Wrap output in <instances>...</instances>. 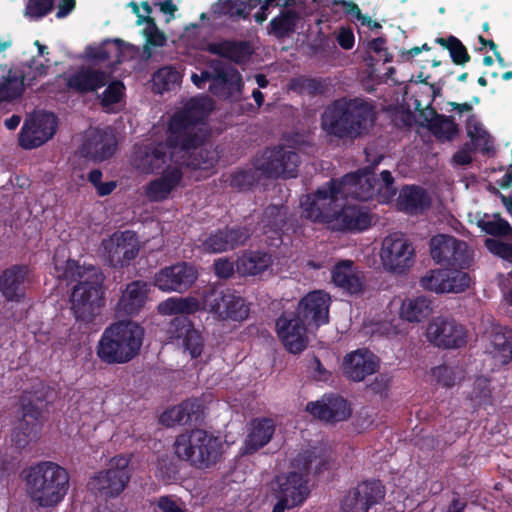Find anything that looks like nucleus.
Wrapping results in <instances>:
<instances>
[{
  "instance_id": "9d476101",
  "label": "nucleus",
  "mask_w": 512,
  "mask_h": 512,
  "mask_svg": "<svg viewBox=\"0 0 512 512\" xmlns=\"http://www.w3.org/2000/svg\"><path fill=\"white\" fill-rule=\"evenodd\" d=\"M191 80L198 88L204 87L205 82H210L209 90L221 98L238 96L243 87L240 73L221 60H212L200 75L192 74Z\"/></svg>"
},
{
  "instance_id": "69168bd1",
  "label": "nucleus",
  "mask_w": 512,
  "mask_h": 512,
  "mask_svg": "<svg viewBox=\"0 0 512 512\" xmlns=\"http://www.w3.org/2000/svg\"><path fill=\"white\" fill-rule=\"evenodd\" d=\"M119 44V40L107 42L104 45L96 48L95 53L91 54V56L99 60H109L112 57H115L116 61L119 62Z\"/></svg>"
},
{
  "instance_id": "6e6d98bb",
  "label": "nucleus",
  "mask_w": 512,
  "mask_h": 512,
  "mask_svg": "<svg viewBox=\"0 0 512 512\" xmlns=\"http://www.w3.org/2000/svg\"><path fill=\"white\" fill-rule=\"evenodd\" d=\"M143 23L145 26L143 28V34L146 38L148 44L153 46H163L166 38L165 35L158 30L154 21L150 18H139L138 24Z\"/></svg>"
},
{
  "instance_id": "338daca9",
  "label": "nucleus",
  "mask_w": 512,
  "mask_h": 512,
  "mask_svg": "<svg viewBox=\"0 0 512 512\" xmlns=\"http://www.w3.org/2000/svg\"><path fill=\"white\" fill-rule=\"evenodd\" d=\"M336 4L341 5L347 14H349L353 19L359 21L362 25L370 26L372 24L370 17L363 15L358 5L354 2L339 0Z\"/></svg>"
},
{
  "instance_id": "bf43d9fd",
  "label": "nucleus",
  "mask_w": 512,
  "mask_h": 512,
  "mask_svg": "<svg viewBox=\"0 0 512 512\" xmlns=\"http://www.w3.org/2000/svg\"><path fill=\"white\" fill-rule=\"evenodd\" d=\"M480 224L482 229L491 235L506 236L512 233L511 225L498 216H494L491 220H482Z\"/></svg>"
},
{
  "instance_id": "4be33fe9",
  "label": "nucleus",
  "mask_w": 512,
  "mask_h": 512,
  "mask_svg": "<svg viewBox=\"0 0 512 512\" xmlns=\"http://www.w3.org/2000/svg\"><path fill=\"white\" fill-rule=\"evenodd\" d=\"M330 296L323 291L308 293L298 304L295 314L311 326L319 327L328 323Z\"/></svg>"
},
{
  "instance_id": "c756f323",
  "label": "nucleus",
  "mask_w": 512,
  "mask_h": 512,
  "mask_svg": "<svg viewBox=\"0 0 512 512\" xmlns=\"http://www.w3.org/2000/svg\"><path fill=\"white\" fill-rule=\"evenodd\" d=\"M337 208L333 214L329 227L334 230H364L369 227L371 217L369 213L361 207L344 205Z\"/></svg>"
},
{
  "instance_id": "9b49d317",
  "label": "nucleus",
  "mask_w": 512,
  "mask_h": 512,
  "mask_svg": "<svg viewBox=\"0 0 512 512\" xmlns=\"http://www.w3.org/2000/svg\"><path fill=\"white\" fill-rule=\"evenodd\" d=\"M342 201L334 180L301 200L302 216L312 222L329 226Z\"/></svg>"
},
{
  "instance_id": "ea45409f",
  "label": "nucleus",
  "mask_w": 512,
  "mask_h": 512,
  "mask_svg": "<svg viewBox=\"0 0 512 512\" xmlns=\"http://www.w3.org/2000/svg\"><path fill=\"white\" fill-rule=\"evenodd\" d=\"M208 51L228 58L238 64L245 63L252 54L251 46L246 42H219L208 45Z\"/></svg>"
},
{
  "instance_id": "f704fd0d",
  "label": "nucleus",
  "mask_w": 512,
  "mask_h": 512,
  "mask_svg": "<svg viewBox=\"0 0 512 512\" xmlns=\"http://www.w3.org/2000/svg\"><path fill=\"white\" fill-rule=\"evenodd\" d=\"M28 270L25 266H13L0 276V291L8 300H19L25 291Z\"/></svg>"
},
{
  "instance_id": "c85d7f7f",
  "label": "nucleus",
  "mask_w": 512,
  "mask_h": 512,
  "mask_svg": "<svg viewBox=\"0 0 512 512\" xmlns=\"http://www.w3.org/2000/svg\"><path fill=\"white\" fill-rule=\"evenodd\" d=\"M171 339L188 351L191 357H198L203 349V339L186 317H177L172 322Z\"/></svg>"
},
{
  "instance_id": "4c0bfd02",
  "label": "nucleus",
  "mask_w": 512,
  "mask_h": 512,
  "mask_svg": "<svg viewBox=\"0 0 512 512\" xmlns=\"http://www.w3.org/2000/svg\"><path fill=\"white\" fill-rule=\"evenodd\" d=\"M433 312L432 301L425 296H416L403 300L400 317L411 323H419Z\"/></svg>"
},
{
  "instance_id": "2f4dec72",
  "label": "nucleus",
  "mask_w": 512,
  "mask_h": 512,
  "mask_svg": "<svg viewBox=\"0 0 512 512\" xmlns=\"http://www.w3.org/2000/svg\"><path fill=\"white\" fill-rule=\"evenodd\" d=\"M108 81V73L95 67H82L68 76L67 85L77 92L89 93L105 87Z\"/></svg>"
},
{
  "instance_id": "4d7b16f0",
  "label": "nucleus",
  "mask_w": 512,
  "mask_h": 512,
  "mask_svg": "<svg viewBox=\"0 0 512 512\" xmlns=\"http://www.w3.org/2000/svg\"><path fill=\"white\" fill-rule=\"evenodd\" d=\"M143 23L145 26L143 28V34L146 38L148 44L153 46H163L166 38L165 35L158 30L154 21L150 18H139L138 24Z\"/></svg>"
},
{
  "instance_id": "c03bdc74",
  "label": "nucleus",
  "mask_w": 512,
  "mask_h": 512,
  "mask_svg": "<svg viewBox=\"0 0 512 512\" xmlns=\"http://www.w3.org/2000/svg\"><path fill=\"white\" fill-rule=\"evenodd\" d=\"M24 83L21 73L9 69L0 79V102L12 100L21 95Z\"/></svg>"
},
{
  "instance_id": "f3484780",
  "label": "nucleus",
  "mask_w": 512,
  "mask_h": 512,
  "mask_svg": "<svg viewBox=\"0 0 512 512\" xmlns=\"http://www.w3.org/2000/svg\"><path fill=\"white\" fill-rule=\"evenodd\" d=\"M414 248L401 234H391L384 238L380 251L383 266L396 273H402L413 263Z\"/></svg>"
},
{
  "instance_id": "a18cd8bd",
  "label": "nucleus",
  "mask_w": 512,
  "mask_h": 512,
  "mask_svg": "<svg viewBox=\"0 0 512 512\" xmlns=\"http://www.w3.org/2000/svg\"><path fill=\"white\" fill-rule=\"evenodd\" d=\"M51 394L50 388L42 382L36 383L32 389L26 390L21 397V406L30 403L32 409L43 413L48 398Z\"/></svg>"
},
{
  "instance_id": "603ef678",
  "label": "nucleus",
  "mask_w": 512,
  "mask_h": 512,
  "mask_svg": "<svg viewBox=\"0 0 512 512\" xmlns=\"http://www.w3.org/2000/svg\"><path fill=\"white\" fill-rule=\"evenodd\" d=\"M106 89L103 91V93L100 96L101 104L102 106L107 109L111 110L114 104H117L122 96L124 91V86L119 81H108L106 85Z\"/></svg>"
},
{
  "instance_id": "6e6552de",
  "label": "nucleus",
  "mask_w": 512,
  "mask_h": 512,
  "mask_svg": "<svg viewBox=\"0 0 512 512\" xmlns=\"http://www.w3.org/2000/svg\"><path fill=\"white\" fill-rule=\"evenodd\" d=\"M381 178L377 179L373 174L351 173L341 180H334L338 193L342 200L348 198L367 201L376 199L379 203L389 202L396 194L394 179L388 170H383Z\"/></svg>"
},
{
  "instance_id": "13d9d810",
  "label": "nucleus",
  "mask_w": 512,
  "mask_h": 512,
  "mask_svg": "<svg viewBox=\"0 0 512 512\" xmlns=\"http://www.w3.org/2000/svg\"><path fill=\"white\" fill-rule=\"evenodd\" d=\"M54 0H28L25 16L37 20L47 15L53 8Z\"/></svg>"
},
{
  "instance_id": "2eb2a0df",
  "label": "nucleus",
  "mask_w": 512,
  "mask_h": 512,
  "mask_svg": "<svg viewBox=\"0 0 512 512\" xmlns=\"http://www.w3.org/2000/svg\"><path fill=\"white\" fill-rule=\"evenodd\" d=\"M432 259L440 265L465 268L469 266L471 255L465 242L453 236L439 234L430 240Z\"/></svg>"
},
{
  "instance_id": "e433bc0d",
  "label": "nucleus",
  "mask_w": 512,
  "mask_h": 512,
  "mask_svg": "<svg viewBox=\"0 0 512 512\" xmlns=\"http://www.w3.org/2000/svg\"><path fill=\"white\" fill-rule=\"evenodd\" d=\"M148 290V285L141 281L128 284L119 300L118 311L127 315L138 313L146 303Z\"/></svg>"
},
{
  "instance_id": "a211bd4d",
  "label": "nucleus",
  "mask_w": 512,
  "mask_h": 512,
  "mask_svg": "<svg viewBox=\"0 0 512 512\" xmlns=\"http://www.w3.org/2000/svg\"><path fill=\"white\" fill-rule=\"evenodd\" d=\"M204 307L222 320L243 321L249 313L244 299L230 291L209 292L204 297Z\"/></svg>"
},
{
  "instance_id": "39448f33",
  "label": "nucleus",
  "mask_w": 512,
  "mask_h": 512,
  "mask_svg": "<svg viewBox=\"0 0 512 512\" xmlns=\"http://www.w3.org/2000/svg\"><path fill=\"white\" fill-rule=\"evenodd\" d=\"M68 488V473L54 462H41L27 472L26 491L32 503L38 507H55L63 500Z\"/></svg>"
},
{
  "instance_id": "5fc2aeb1",
  "label": "nucleus",
  "mask_w": 512,
  "mask_h": 512,
  "mask_svg": "<svg viewBox=\"0 0 512 512\" xmlns=\"http://www.w3.org/2000/svg\"><path fill=\"white\" fill-rule=\"evenodd\" d=\"M143 23L145 26L143 28V34L146 38L148 44L153 46H163L166 38L165 35L158 30L154 21L150 18H139L138 24Z\"/></svg>"
},
{
  "instance_id": "58836bf2",
  "label": "nucleus",
  "mask_w": 512,
  "mask_h": 512,
  "mask_svg": "<svg viewBox=\"0 0 512 512\" xmlns=\"http://www.w3.org/2000/svg\"><path fill=\"white\" fill-rule=\"evenodd\" d=\"M397 206L407 213H418L429 206V198L423 189L406 186L399 193Z\"/></svg>"
},
{
  "instance_id": "774afa93",
  "label": "nucleus",
  "mask_w": 512,
  "mask_h": 512,
  "mask_svg": "<svg viewBox=\"0 0 512 512\" xmlns=\"http://www.w3.org/2000/svg\"><path fill=\"white\" fill-rule=\"evenodd\" d=\"M255 181L254 175L249 171H237L230 177V185L238 189H245Z\"/></svg>"
},
{
  "instance_id": "b1692460",
  "label": "nucleus",
  "mask_w": 512,
  "mask_h": 512,
  "mask_svg": "<svg viewBox=\"0 0 512 512\" xmlns=\"http://www.w3.org/2000/svg\"><path fill=\"white\" fill-rule=\"evenodd\" d=\"M43 413L32 409L30 403L22 406L21 418L17 420L11 434L12 442L23 448L30 442L36 441L41 433Z\"/></svg>"
},
{
  "instance_id": "393cba45",
  "label": "nucleus",
  "mask_w": 512,
  "mask_h": 512,
  "mask_svg": "<svg viewBox=\"0 0 512 512\" xmlns=\"http://www.w3.org/2000/svg\"><path fill=\"white\" fill-rule=\"evenodd\" d=\"M115 147L116 139L111 129L93 128L87 131L81 152L94 161H103L113 155Z\"/></svg>"
},
{
  "instance_id": "f257e3e1",
  "label": "nucleus",
  "mask_w": 512,
  "mask_h": 512,
  "mask_svg": "<svg viewBox=\"0 0 512 512\" xmlns=\"http://www.w3.org/2000/svg\"><path fill=\"white\" fill-rule=\"evenodd\" d=\"M211 110V101L207 97L192 98L184 108L171 118L169 135L164 143L169 151H178L180 168L186 165L193 169H210L218 160V153L204 144L207 129L204 118Z\"/></svg>"
},
{
  "instance_id": "680f3d73",
  "label": "nucleus",
  "mask_w": 512,
  "mask_h": 512,
  "mask_svg": "<svg viewBox=\"0 0 512 512\" xmlns=\"http://www.w3.org/2000/svg\"><path fill=\"white\" fill-rule=\"evenodd\" d=\"M466 130L473 141L487 143L489 135L474 113L466 119Z\"/></svg>"
},
{
  "instance_id": "5701e85b",
  "label": "nucleus",
  "mask_w": 512,
  "mask_h": 512,
  "mask_svg": "<svg viewBox=\"0 0 512 512\" xmlns=\"http://www.w3.org/2000/svg\"><path fill=\"white\" fill-rule=\"evenodd\" d=\"M384 498L380 482H363L350 491L342 502L343 512H368V509Z\"/></svg>"
},
{
  "instance_id": "49530a36",
  "label": "nucleus",
  "mask_w": 512,
  "mask_h": 512,
  "mask_svg": "<svg viewBox=\"0 0 512 512\" xmlns=\"http://www.w3.org/2000/svg\"><path fill=\"white\" fill-rule=\"evenodd\" d=\"M445 273V269H434L426 272L419 280L421 288L436 294H447Z\"/></svg>"
},
{
  "instance_id": "0e129e2a",
  "label": "nucleus",
  "mask_w": 512,
  "mask_h": 512,
  "mask_svg": "<svg viewBox=\"0 0 512 512\" xmlns=\"http://www.w3.org/2000/svg\"><path fill=\"white\" fill-rule=\"evenodd\" d=\"M485 246L491 253L512 262V244L504 243L495 238H488L485 241Z\"/></svg>"
},
{
  "instance_id": "8fccbe9b",
  "label": "nucleus",
  "mask_w": 512,
  "mask_h": 512,
  "mask_svg": "<svg viewBox=\"0 0 512 512\" xmlns=\"http://www.w3.org/2000/svg\"><path fill=\"white\" fill-rule=\"evenodd\" d=\"M297 13L293 10L282 12L271 20L270 25L274 35L283 37L294 29Z\"/></svg>"
},
{
  "instance_id": "052dcab7",
  "label": "nucleus",
  "mask_w": 512,
  "mask_h": 512,
  "mask_svg": "<svg viewBox=\"0 0 512 512\" xmlns=\"http://www.w3.org/2000/svg\"><path fill=\"white\" fill-rule=\"evenodd\" d=\"M285 214L286 212L282 207L269 206L264 213L263 227H269L270 230L277 231L284 223Z\"/></svg>"
},
{
  "instance_id": "20e7f679",
  "label": "nucleus",
  "mask_w": 512,
  "mask_h": 512,
  "mask_svg": "<svg viewBox=\"0 0 512 512\" xmlns=\"http://www.w3.org/2000/svg\"><path fill=\"white\" fill-rule=\"evenodd\" d=\"M375 113L372 106L362 100H337L322 114V129L339 139H354L366 134L373 126Z\"/></svg>"
},
{
  "instance_id": "412c9836",
  "label": "nucleus",
  "mask_w": 512,
  "mask_h": 512,
  "mask_svg": "<svg viewBox=\"0 0 512 512\" xmlns=\"http://www.w3.org/2000/svg\"><path fill=\"white\" fill-rule=\"evenodd\" d=\"M302 318L295 313L281 315L276 322V331L284 347L291 353L302 352L308 343L307 330L309 329Z\"/></svg>"
},
{
  "instance_id": "de8ad7c7",
  "label": "nucleus",
  "mask_w": 512,
  "mask_h": 512,
  "mask_svg": "<svg viewBox=\"0 0 512 512\" xmlns=\"http://www.w3.org/2000/svg\"><path fill=\"white\" fill-rule=\"evenodd\" d=\"M181 80V74L173 67L166 66L159 69L153 76V85L158 93L170 90Z\"/></svg>"
},
{
  "instance_id": "aec40b11",
  "label": "nucleus",
  "mask_w": 512,
  "mask_h": 512,
  "mask_svg": "<svg viewBox=\"0 0 512 512\" xmlns=\"http://www.w3.org/2000/svg\"><path fill=\"white\" fill-rule=\"evenodd\" d=\"M197 277L195 267L180 262L158 271L154 276V285L163 292L182 293L192 286Z\"/></svg>"
},
{
  "instance_id": "a19ab883",
  "label": "nucleus",
  "mask_w": 512,
  "mask_h": 512,
  "mask_svg": "<svg viewBox=\"0 0 512 512\" xmlns=\"http://www.w3.org/2000/svg\"><path fill=\"white\" fill-rule=\"evenodd\" d=\"M271 263V257L266 253L247 252L237 260L236 269L243 276H253L264 272Z\"/></svg>"
},
{
  "instance_id": "bb28decb",
  "label": "nucleus",
  "mask_w": 512,
  "mask_h": 512,
  "mask_svg": "<svg viewBox=\"0 0 512 512\" xmlns=\"http://www.w3.org/2000/svg\"><path fill=\"white\" fill-rule=\"evenodd\" d=\"M250 233L245 227H233L211 233L203 242L202 247L210 253H221L243 245Z\"/></svg>"
},
{
  "instance_id": "4468645a",
  "label": "nucleus",
  "mask_w": 512,
  "mask_h": 512,
  "mask_svg": "<svg viewBox=\"0 0 512 512\" xmlns=\"http://www.w3.org/2000/svg\"><path fill=\"white\" fill-rule=\"evenodd\" d=\"M102 256L113 267L128 265L138 255L140 243L132 231L115 232L101 244Z\"/></svg>"
},
{
  "instance_id": "cd10ccee",
  "label": "nucleus",
  "mask_w": 512,
  "mask_h": 512,
  "mask_svg": "<svg viewBox=\"0 0 512 512\" xmlns=\"http://www.w3.org/2000/svg\"><path fill=\"white\" fill-rule=\"evenodd\" d=\"M306 409L314 417L326 422L344 421L351 415L346 400L336 396H325L319 401L310 402Z\"/></svg>"
},
{
  "instance_id": "72a5a7b5",
  "label": "nucleus",
  "mask_w": 512,
  "mask_h": 512,
  "mask_svg": "<svg viewBox=\"0 0 512 512\" xmlns=\"http://www.w3.org/2000/svg\"><path fill=\"white\" fill-rule=\"evenodd\" d=\"M274 431L275 426L270 419H256L252 421L242 447L243 454H252L265 446L271 440Z\"/></svg>"
},
{
  "instance_id": "6ab92c4d",
  "label": "nucleus",
  "mask_w": 512,
  "mask_h": 512,
  "mask_svg": "<svg viewBox=\"0 0 512 512\" xmlns=\"http://www.w3.org/2000/svg\"><path fill=\"white\" fill-rule=\"evenodd\" d=\"M56 117L52 113L36 112L29 116L20 133V145L25 149L38 147L48 141L56 130Z\"/></svg>"
},
{
  "instance_id": "423d86ee",
  "label": "nucleus",
  "mask_w": 512,
  "mask_h": 512,
  "mask_svg": "<svg viewBox=\"0 0 512 512\" xmlns=\"http://www.w3.org/2000/svg\"><path fill=\"white\" fill-rule=\"evenodd\" d=\"M143 335V329L135 322L113 323L104 330L98 342L97 355L109 364L128 362L138 354Z\"/></svg>"
},
{
  "instance_id": "ddd939ff",
  "label": "nucleus",
  "mask_w": 512,
  "mask_h": 512,
  "mask_svg": "<svg viewBox=\"0 0 512 512\" xmlns=\"http://www.w3.org/2000/svg\"><path fill=\"white\" fill-rule=\"evenodd\" d=\"M129 459L119 455L109 462V468L93 476L89 483V489L101 496L115 497L126 487L130 479L128 470Z\"/></svg>"
},
{
  "instance_id": "79ce46f5",
  "label": "nucleus",
  "mask_w": 512,
  "mask_h": 512,
  "mask_svg": "<svg viewBox=\"0 0 512 512\" xmlns=\"http://www.w3.org/2000/svg\"><path fill=\"white\" fill-rule=\"evenodd\" d=\"M199 404L196 400H186L168 410L160 417L162 424L173 426L176 424L187 423L193 414L198 412Z\"/></svg>"
},
{
  "instance_id": "a878e982",
  "label": "nucleus",
  "mask_w": 512,
  "mask_h": 512,
  "mask_svg": "<svg viewBox=\"0 0 512 512\" xmlns=\"http://www.w3.org/2000/svg\"><path fill=\"white\" fill-rule=\"evenodd\" d=\"M485 349L496 364H507L512 359V332L500 325H492L484 333Z\"/></svg>"
},
{
  "instance_id": "7ed1b4c3",
  "label": "nucleus",
  "mask_w": 512,
  "mask_h": 512,
  "mask_svg": "<svg viewBox=\"0 0 512 512\" xmlns=\"http://www.w3.org/2000/svg\"><path fill=\"white\" fill-rule=\"evenodd\" d=\"M55 270L59 279L78 282L71 294V309L78 320L90 321L101 307L103 275L95 267L79 266L73 260L60 263L55 259Z\"/></svg>"
},
{
  "instance_id": "09e8293b",
  "label": "nucleus",
  "mask_w": 512,
  "mask_h": 512,
  "mask_svg": "<svg viewBox=\"0 0 512 512\" xmlns=\"http://www.w3.org/2000/svg\"><path fill=\"white\" fill-rule=\"evenodd\" d=\"M445 278L447 294L464 292L471 284L470 275L464 271L446 270Z\"/></svg>"
},
{
  "instance_id": "3c124183",
  "label": "nucleus",
  "mask_w": 512,
  "mask_h": 512,
  "mask_svg": "<svg viewBox=\"0 0 512 512\" xmlns=\"http://www.w3.org/2000/svg\"><path fill=\"white\" fill-rule=\"evenodd\" d=\"M437 42L449 50L456 64H464L469 60L466 48L457 38L452 36L448 39L438 38Z\"/></svg>"
},
{
  "instance_id": "e2e57ef3",
  "label": "nucleus",
  "mask_w": 512,
  "mask_h": 512,
  "mask_svg": "<svg viewBox=\"0 0 512 512\" xmlns=\"http://www.w3.org/2000/svg\"><path fill=\"white\" fill-rule=\"evenodd\" d=\"M49 68L48 60L33 58L21 76L28 83L47 74Z\"/></svg>"
},
{
  "instance_id": "473e14b6",
  "label": "nucleus",
  "mask_w": 512,
  "mask_h": 512,
  "mask_svg": "<svg viewBox=\"0 0 512 512\" xmlns=\"http://www.w3.org/2000/svg\"><path fill=\"white\" fill-rule=\"evenodd\" d=\"M332 280L337 287L349 294H360L364 291V276L350 260L341 261L334 266Z\"/></svg>"
},
{
  "instance_id": "f03ea898",
  "label": "nucleus",
  "mask_w": 512,
  "mask_h": 512,
  "mask_svg": "<svg viewBox=\"0 0 512 512\" xmlns=\"http://www.w3.org/2000/svg\"><path fill=\"white\" fill-rule=\"evenodd\" d=\"M177 149V146L175 147ZM178 151H169L164 143L138 148L133 156L132 164L145 173L160 172L161 177L151 181L145 189L146 196L152 201H160L168 197L181 179L182 170Z\"/></svg>"
},
{
  "instance_id": "37998d69",
  "label": "nucleus",
  "mask_w": 512,
  "mask_h": 512,
  "mask_svg": "<svg viewBox=\"0 0 512 512\" xmlns=\"http://www.w3.org/2000/svg\"><path fill=\"white\" fill-rule=\"evenodd\" d=\"M201 302L195 297H170L158 304L161 315L189 314L198 311Z\"/></svg>"
},
{
  "instance_id": "0eeeda50",
  "label": "nucleus",
  "mask_w": 512,
  "mask_h": 512,
  "mask_svg": "<svg viewBox=\"0 0 512 512\" xmlns=\"http://www.w3.org/2000/svg\"><path fill=\"white\" fill-rule=\"evenodd\" d=\"M324 460L320 457L318 450L313 449L299 455L293 461L294 470L286 475L278 476L276 483L278 485V502L286 505L288 508H294L301 505L308 496L306 473L314 469L316 473L322 469Z\"/></svg>"
},
{
  "instance_id": "1a4fd4ad",
  "label": "nucleus",
  "mask_w": 512,
  "mask_h": 512,
  "mask_svg": "<svg viewBox=\"0 0 512 512\" xmlns=\"http://www.w3.org/2000/svg\"><path fill=\"white\" fill-rule=\"evenodd\" d=\"M174 450L179 459L198 468H207L220 459L222 442L205 430L194 429L176 438Z\"/></svg>"
},
{
  "instance_id": "c9c22d12",
  "label": "nucleus",
  "mask_w": 512,
  "mask_h": 512,
  "mask_svg": "<svg viewBox=\"0 0 512 512\" xmlns=\"http://www.w3.org/2000/svg\"><path fill=\"white\" fill-rule=\"evenodd\" d=\"M427 127L440 141H452L458 134V125L454 122V116L438 114L433 109L423 112Z\"/></svg>"
},
{
  "instance_id": "f8f14e48",
  "label": "nucleus",
  "mask_w": 512,
  "mask_h": 512,
  "mask_svg": "<svg viewBox=\"0 0 512 512\" xmlns=\"http://www.w3.org/2000/svg\"><path fill=\"white\" fill-rule=\"evenodd\" d=\"M299 164L297 153L291 148L268 149L254 159L253 166L258 177L290 178L296 175Z\"/></svg>"
},
{
  "instance_id": "dca6fc26",
  "label": "nucleus",
  "mask_w": 512,
  "mask_h": 512,
  "mask_svg": "<svg viewBox=\"0 0 512 512\" xmlns=\"http://www.w3.org/2000/svg\"><path fill=\"white\" fill-rule=\"evenodd\" d=\"M427 340L441 348H460L467 343V331L454 319L438 316L426 327Z\"/></svg>"
},
{
  "instance_id": "864d4df0",
  "label": "nucleus",
  "mask_w": 512,
  "mask_h": 512,
  "mask_svg": "<svg viewBox=\"0 0 512 512\" xmlns=\"http://www.w3.org/2000/svg\"><path fill=\"white\" fill-rule=\"evenodd\" d=\"M432 376L437 383L445 387H451L459 378L460 372L458 368L440 365L432 369Z\"/></svg>"
},
{
  "instance_id": "7c9ffc66",
  "label": "nucleus",
  "mask_w": 512,
  "mask_h": 512,
  "mask_svg": "<svg viewBox=\"0 0 512 512\" xmlns=\"http://www.w3.org/2000/svg\"><path fill=\"white\" fill-rule=\"evenodd\" d=\"M377 357L367 349H358L347 354L343 362L344 374L353 381H362L377 368Z\"/></svg>"
}]
</instances>
